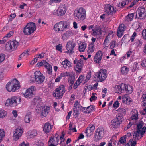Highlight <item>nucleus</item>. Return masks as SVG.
I'll use <instances>...</instances> for the list:
<instances>
[{
    "label": "nucleus",
    "mask_w": 146,
    "mask_h": 146,
    "mask_svg": "<svg viewBox=\"0 0 146 146\" xmlns=\"http://www.w3.org/2000/svg\"><path fill=\"white\" fill-rule=\"evenodd\" d=\"M37 131L35 130L32 131L29 133V137L30 138H33L35 136L37 135Z\"/></svg>",
    "instance_id": "obj_30"
},
{
    "label": "nucleus",
    "mask_w": 146,
    "mask_h": 146,
    "mask_svg": "<svg viewBox=\"0 0 146 146\" xmlns=\"http://www.w3.org/2000/svg\"><path fill=\"white\" fill-rule=\"evenodd\" d=\"M86 48V45L82 43L79 46V50L80 52H83Z\"/></svg>",
    "instance_id": "obj_35"
},
{
    "label": "nucleus",
    "mask_w": 146,
    "mask_h": 146,
    "mask_svg": "<svg viewBox=\"0 0 146 146\" xmlns=\"http://www.w3.org/2000/svg\"><path fill=\"white\" fill-rule=\"evenodd\" d=\"M13 46V44L12 42L11 43V41L8 42L5 46V48L7 51H9L12 49V46Z\"/></svg>",
    "instance_id": "obj_29"
},
{
    "label": "nucleus",
    "mask_w": 146,
    "mask_h": 146,
    "mask_svg": "<svg viewBox=\"0 0 146 146\" xmlns=\"http://www.w3.org/2000/svg\"><path fill=\"white\" fill-rule=\"evenodd\" d=\"M66 11L64 7L61 8L59 9L58 11V16H62L63 15L66 13Z\"/></svg>",
    "instance_id": "obj_31"
},
{
    "label": "nucleus",
    "mask_w": 146,
    "mask_h": 146,
    "mask_svg": "<svg viewBox=\"0 0 146 146\" xmlns=\"http://www.w3.org/2000/svg\"><path fill=\"white\" fill-rule=\"evenodd\" d=\"M53 126L50 123L47 122L45 123L43 127V130L44 132L46 133H48L51 130Z\"/></svg>",
    "instance_id": "obj_18"
},
{
    "label": "nucleus",
    "mask_w": 146,
    "mask_h": 146,
    "mask_svg": "<svg viewBox=\"0 0 146 146\" xmlns=\"http://www.w3.org/2000/svg\"><path fill=\"white\" fill-rule=\"evenodd\" d=\"M74 81V79H72V78L71 79L69 78L68 80V82H69V85L72 86Z\"/></svg>",
    "instance_id": "obj_57"
},
{
    "label": "nucleus",
    "mask_w": 146,
    "mask_h": 146,
    "mask_svg": "<svg viewBox=\"0 0 146 146\" xmlns=\"http://www.w3.org/2000/svg\"><path fill=\"white\" fill-rule=\"evenodd\" d=\"M80 82H77V80L74 85V88L75 89H76L77 88L78 86L80 84Z\"/></svg>",
    "instance_id": "obj_59"
},
{
    "label": "nucleus",
    "mask_w": 146,
    "mask_h": 146,
    "mask_svg": "<svg viewBox=\"0 0 146 146\" xmlns=\"http://www.w3.org/2000/svg\"><path fill=\"white\" fill-rule=\"evenodd\" d=\"M12 42L13 44V46L12 45V49L15 50L17 46V45H18L19 43L16 40H14L13 41H11V43Z\"/></svg>",
    "instance_id": "obj_36"
},
{
    "label": "nucleus",
    "mask_w": 146,
    "mask_h": 146,
    "mask_svg": "<svg viewBox=\"0 0 146 146\" xmlns=\"http://www.w3.org/2000/svg\"><path fill=\"white\" fill-rule=\"evenodd\" d=\"M107 72L106 70L101 69L95 74L94 79L99 82H102L107 77Z\"/></svg>",
    "instance_id": "obj_5"
},
{
    "label": "nucleus",
    "mask_w": 146,
    "mask_h": 146,
    "mask_svg": "<svg viewBox=\"0 0 146 146\" xmlns=\"http://www.w3.org/2000/svg\"><path fill=\"white\" fill-rule=\"evenodd\" d=\"M121 73L123 74H127L128 71V68L126 66L122 67L121 69Z\"/></svg>",
    "instance_id": "obj_34"
},
{
    "label": "nucleus",
    "mask_w": 146,
    "mask_h": 146,
    "mask_svg": "<svg viewBox=\"0 0 146 146\" xmlns=\"http://www.w3.org/2000/svg\"><path fill=\"white\" fill-rule=\"evenodd\" d=\"M94 109V106L93 105H90L87 107L88 113H90L93 111Z\"/></svg>",
    "instance_id": "obj_39"
},
{
    "label": "nucleus",
    "mask_w": 146,
    "mask_h": 146,
    "mask_svg": "<svg viewBox=\"0 0 146 146\" xmlns=\"http://www.w3.org/2000/svg\"><path fill=\"white\" fill-rule=\"evenodd\" d=\"M35 80L37 84H40L44 81L45 77L39 71H36L34 72Z\"/></svg>",
    "instance_id": "obj_9"
},
{
    "label": "nucleus",
    "mask_w": 146,
    "mask_h": 146,
    "mask_svg": "<svg viewBox=\"0 0 146 146\" xmlns=\"http://www.w3.org/2000/svg\"><path fill=\"white\" fill-rule=\"evenodd\" d=\"M138 63H137V62H135L134 65L133 66V68L132 69L133 71H135L136 70L138 69Z\"/></svg>",
    "instance_id": "obj_46"
},
{
    "label": "nucleus",
    "mask_w": 146,
    "mask_h": 146,
    "mask_svg": "<svg viewBox=\"0 0 146 146\" xmlns=\"http://www.w3.org/2000/svg\"><path fill=\"white\" fill-rule=\"evenodd\" d=\"M80 109L83 112H84L86 113H88V112H87V111H88L87 107L86 108L81 106Z\"/></svg>",
    "instance_id": "obj_50"
},
{
    "label": "nucleus",
    "mask_w": 146,
    "mask_h": 146,
    "mask_svg": "<svg viewBox=\"0 0 146 146\" xmlns=\"http://www.w3.org/2000/svg\"><path fill=\"white\" fill-rule=\"evenodd\" d=\"M76 45V44L72 41L68 42L66 44V49L67 51L65 52V53L71 54L74 52V49Z\"/></svg>",
    "instance_id": "obj_10"
},
{
    "label": "nucleus",
    "mask_w": 146,
    "mask_h": 146,
    "mask_svg": "<svg viewBox=\"0 0 146 146\" xmlns=\"http://www.w3.org/2000/svg\"><path fill=\"white\" fill-rule=\"evenodd\" d=\"M70 31H67L66 33L63 34L62 36V38L64 40L67 38L69 36V33Z\"/></svg>",
    "instance_id": "obj_48"
},
{
    "label": "nucleus",
    "mask_w": 146,
    "mask_h": 146,
    "mask_svg": "<svg viewBox=\"0 0 146 146\" xmlns=\"http://www.w3.org/2000/svg\"><path fill=\"white\" fill-rule=\"evenodd\" d=\"M61 64L65 68H66L67 66L68 67L71 66V63L68 60H66L62 62Z\"/></svg>",
    "instance_id": "obj_24"
},
{
    "label": "nucleus",
    "mask_w": 146,
    "mask_h": 146,
    "mask_svg": "<svg viewBox=\"0 0 146 146\" xmlns=\"http://www.w3.org/2000/svg\"><path fill=\"white\" fill-rule=\"evenodd\" d=\"M60 77H64L65 76H68V73L67 72H64L60 74Z\"/></svg>",
    "instance_id": "obj_61"
},
{
    "label": "nucleus",
    "mask_w": 146,
    "mask_h": 146,
    "mask_svg": "<svg viewBox=\"0 0 146 146\" xmlns=\"http://www.w3.org/2000/svg\"><path fill=\"white\" fill-rule=\"evenodd\" d=\"M94 49V47L93 45H90L89 46H88V52L89 53L93 52Z\"/></svg>",
    "instance_id": "obj_37"
},
{
    "label": "nucleus",
    "mask_w": 146,
    "mask_h": 146,
    "mask_svg": "<svg viewBox=\"0 0 146 146\" xmlns=\"http://www.w3.org/2000/svg\"><path fill=\"white\" fill-rule=\"evenodd\" d=\"M82 62L83 61L81 59L78 60L76 66L75 67V70L77 72L79 73L81 72L82 68Z\"/></svg>",
    "instance_id": "obj_20"
},
{
    "label": "nucleus",
    "mask_w": 146,
    "mask_h": 146,
    "mask_svg": "<svg viewBox=\"0 0 146 146\" xmlns=\"http://www.w3.org/2000/svg\"><path fill=\"white\" fill-rule=\"evenodd\" d=\"M19 146H29V144L28 143H25L23 141L19 145Z\"/></svg>",
    "instance_id": "obj_56"
},
{
    "label": "nucleus",
    "mask_w": 146,
    "mask_h": 146,
    "mask_svg": "<svg viewBox=\"0 0 146 146\" xmlns=\"http://www.w3.org/2000/svg\"><path fill=\"white\" fill-rule=\"evenodd\" d=\"M29 49H27V50H25L24 52L22 53V54L23 55V56H24L26 55H29V54L28 53L29 52Z\"/></svg>",
    "instance_id": "obj_62"
},
{
    "label": "nucleus",
    "mask_w": 146,
    "mask_h": 146,
    "mask_svg": "<svg viewBox=\"0 0 146 146\" xmlns=\"http://www.w3.org/2000/svg\"><path fill=\"white\" fill-rule=\"evenodd\" d=\"M14 31H10L6 35L5 37L6 38L10 37L14 33Z\"/></svg>",
    "instance_id": "obj_51"
},
{
    "label": "nucleus",
    "mask_w": 146,
    "mask_h": 146,
    "mask_svg": "<svg viewBox=\"0 0 146 146\" xmlns=\"http://www.w3.org/2000/svg\"><path fill=\"white\" fill-rule=\"evenodd\" d=\"M58 31H63L65 29L67 28V22L65 21H62L60 22L57 24H55L54 26V28H57Z\"/></svg>",
    "instance_id": "obj_12"
},
{
    "label": "nucleus",
    "mask_w": 146,
    "mask_h": 146,
    "mask_svg": "<svg viewBox=\"0 0 146 146\" xmlns=\"http://www.w3.org/2000/svg\"><path fill=\"white\" fill-rule=\"evenodd\" d=\"M73 111L75 112L74 116H75L76 117L77 115L79 114V111L78 109H77V108H74Z\"/></svg>",
    "instance_id": "obj_52"
},
{
    "label": "nucleus",
    "mask_w": 146,
    "mask_h": 146,
    "mask_svg": "<svg viewBox=\"0 0 146 146\" xmlns=\"http://www.w3.org/2000/svg\"><path fill=\"white\" fill-rule=\"evenodd\" d=\"M121 86V89H122V90L123 91V92L124 93L125 92V91L127 86V85L125 84L122 83L120 85Z\"/></svg>",
    "instance_id": "obj_47"
},
{
    "label": "nucleus",
    "mask_w": 146,
    "mask_h": 146,
    "mask_svg": "<svg viewBox=\"0 0 146 146\" xmlns=\"http://www.w3.org/2000/svg\"><path fill=\"white\" fill-rule=\"evenodd\" d=\"M56 49L58 51H60L62 48V46L61 44H59L56 46Z\"/></svg>",
    "instance_id": "obj_53"
},
{
    "label": "nucleus",
    "mask_w": 146,
    "mask_h": 146,
    "mask_svg": "<svg viewBox=\"0 0 146 146\" xmlns=\"http://www.w3.org/2000/svg\"><path fill=\"white\" fill-rule=\"evenodd\" d=\"M41 108V114L42 116L44 117H46L49 112L50 108L47 106L42 107Z\"/></svg>",
    "instance_id": "obj_21"
},
{
    "label": "nucleus",
    "mask_w": 146,
    "mask_h": 146,
    "mask_svg": "<svg viewBox=\"0 0 146 146\" xmlns=\"http://www.w3.org/2000/svg\"><path fill=\"white\" fill-rule=\"evenodd\" d=\"M31 113L29 112H28L25 117V121L26 123H29L31 120Z\"/></svg>",
    "instance_id": "obj_26"
},
{
    "label": "nucleus",
    "mask_w": 146,
    "mask_h": 146,
    "mask_svg": "<svg viewBox=\"0 0 146 146\" xmlns=\"http://www.w3.org/2000/svg\"><path fill=\"white\" fill-rule=\"evenodd\" d=\"M5 134V133L3 129H0V143L1 142L3 137L4 136Z\"/></svg>",
    "instance_id": "obj_43"
},
{
    "label": "nucleus",
    "mask_w": 146,
    "mask_h": 146,
    "mask_svg": "<svg viewBox=\"0 0 146 146\" xmlns=\"http://www.w3.org/2000/svg\"><path fill=\"white\" fill-rule=\"evenodd\" d=\"M121 144H123L126 142V137L123 136L121 137L119 141Z\"/></svg>",
    "instance_id": "obj_45"
},
{
    "label": "nucleus",
    "mask_w": 146,
    "mask_h": 146,
    "mask_svg": "<svg viewBox=\"0 0 146 146\" xmlns=\"http://www.w3.org/2000/svg\"><path fill=\"white\" fill-rule=\"evenodd\" d=\"M44 67L47 69V72L49 74H50L52 73V67L51 65L48 63L44 65Z\"/></svg>",
    "instance_id": "obj_27"
},
{
    "label": "nucleus",
    "mask_w": 146,
    "mask_h": 146,
    "mask_svg": "<svg viewBox=\"0 0 146 146\" xmlns=\"http://www.w3.org/2000/svg\"><path fill=\"white\" fill-rule=\"evenodd\" d=\"M126 89L125 92H126L127 94L131 93L133 92L131 86L129 85H127Z\"/></svg>",
    "instance_id": "obj_33"
},
{
    "label": "nucleus",
    "mask_w": 146,
    "mask_h": 146,
    "mask_svg": "<svg viewBox=\"0 0 146 146\" xmlns=\"http://www.w3.org/2000/svg\"><path fill=\"white\" fill-rule=\"evenodd\" d=\"M115 88H117V92L119 93H121L123 92L122 89H121V85L117 86H115Z\"/></svg>",
    "instance_id": "obj_41"
},
{
    "label": "nucleus",
    "mask_w": 146,
    "mask_h": 146,
    "mask_svg": "<svg viewBox=\"0 0 146 146\" xmlns=\"http://www.w3.org/2000/svg\"><path fill=\"white\" fill-rule=\"evenodd\" d=\"M24 96L27 98H30L34 96V93L32 92L31 90L30 89H27L25 92L23 94Z\"/></svg>",
    "instance_id": "obj_22"
},
{
    "label": "nucleus",
    "mask_w": 146,
    "mask_h": 146,
    "mask_svg": "<svg viewBox=\"0 0 146 146\" xmlns=\"http://www.w3.org/2000/svg\"><path fill=\"white\" fill-rule=\"evenodd\" d=\"M131 118L132 120H137L138 119V112L137 110L135 109L133 110Z\"/></svg>",
    "instance_id": "obj_23"
},
{
    "label": "nucleus",
    "mask_w": 146,
    "mask_h": 146,
    "mask_svg": "<svg viewBox=\"0 0 146 146\" xmlns=\"http://www.w3.org/2000/svg\"><path fill=\"white\" fill-rule=\"evenodd\" d=\"M36 30V25L32 22L28 23L25 26L23 29L24 34L26 35H29L34 33Z\"/></svg>",
    "instance_id": "obj_4"
},
{
    "label": "nucleus",
    "mask_w": 146,
    "mask_h": 146,
    "mask_svg": "<svg viewBox=\"0 0 146 146\" xmlns=\"http://www.w3.org/2000/svg\"><path fill=\"white\" fill-rule=\"evenodd\" d=\"M118 111L119 112L120 115H118L120 116H122L123 117V116L126 113L125 110L123 108H119L118 109Z\"/></svg>",
    "instance_id": "obj_32"
},
{
    "label": "nucleus",
    "mask_w": 146,
    "mask_h": 146,
    "mask_svg": "<svg viewBox=\"0 0 146 146\" xmlns=\"http://www.w3.org/2000/svg\"><path fill=\"white\" fill-rule=\"evenodd\" d=\"M21 100L20 98L14 96L12 97L11 99H7V102H10V104L12 105L11 106H15L20 103Z\"/></svg>",
    "instance_id": "obj_14"
},
{
    "label": "nucleus",
    "mask_w": 146,
    "mask_h": 146,
    "mask_svg": "<svg viewBox=\"0 0 146 146\" xmlns=\"http://www.w3.org/2000/svg\"><path fill=\"white\" fill-rule=\"evenodd\" d=\"M129 143H130L131 146H135L137 144L136 141H133L132 139H130L129 140Z\"/></svg>",
    "instance_id": "obj_49"
},
{
    "label": "nucleus",
    "mask_w": 146,
    "mask_h": 146,
    "mask_svg": "<svg viewBox=\"0 0 146 146\" xmlns=\"http://www.w3.org/2000/svg\"><path fill=\"white\" fill-rule=\"evenodd\" d=\"M142 36L144 39L146 40V29L142 31Z\"/></svg>",
    "instance_id": "obj_54"
},
{
    "label": "nucleus",
    "mask_w": 146,
    "mask_h": 146,
    "mask_svg": "<svg viewBox=\"0 0 146 146\" xmlns=\"http://www.w3.org/2000/svg\"><path fill=\"white\" fill-rule=\"evenodd\" d=\"M103 55V54L101 51H98L96 53L94 56V62L98 64L100 63L102 58Z\"/></svg>",
    "instance_id": "obj_16"
},
{
    "label": "nucleus",
    "mask_w": 146,
    "mask_h": 146,
    "mask_svg": "<svg viewBox=\"0 0 146 146\" xmlns=\"http://www.w3.org/2000/svg\"><path fill=\"white\" fill-rule=\"evenodd\" d=\"M106 13L109 15H111L116 12V10H115L114 7L110 5L106 6L104 8Z\"/></svg>",
    "instance_id": "obj_15"
},
{
    "label": "nucleus",
    "mask_w": 146,
    "mask_h": 146,
    "mask_svg": "<svg viewBox=\"0 0 146 146\" xmlns=\"http://www.w3.org/2000/svg\"><path fill=\"white\" fill-rule=\"evenodd\" d=\"M18 81L16 79H14L11 82H8L6 85V89L9 92H12L19 89L20 86L18 84Z\"/></svg>",
    "instance_id": "obj_3"
},
{
    "label": "nucleus",
    "mask_w": 146,
    "mask_h": 146,
    "mask_svg": "<svg viewBox=\"0 0 146 146\" xmlns=\"http://www.w3.org/2000/svg\"><path fill=\"white\" fill-rule=\"evenodd\" d=\"M124 25L123 24H121L118 27L117 32V35L119 38L121 37L123 35V33L124 30Z\"/></svg>",
    "instance_id": "obj_19"
},
{
    "label": "nucleus",
    "mask_w": 146,
    "mask_h": 146,
    "mask_svg": "<svg viewBox=\"0 0 146 146\" xmlns=\"http://www.w3.org/2000/svg\"><path fill=\"white\" fill-rule=\"evenodd\" d=\"M95 127L92 124H90L88 125V127L87 128L86 131V135L90 136L92 134V132L95 129Z\"/></svg>",
    "instance_id": "obj_17"
},
{
    "label": "nucleus",
    "mask_w": 146,
    "mask_h": 146,
    "mask_svg": "<svg viewBox=\"0 0 146 146\" xmlns=\"http://www.w3.org/2000/svg\"><path fill=\"white\" fill-rule=\"evenodd\" d=\"M141 65L143 67H146V59L143 60L141 64Z\"/></svg>",
    "instance_id": "obj_64"
},
{
    "label": "nucleus",
    "mask_w": 146,
    "mask_h": 146,
    "mask_svg": "<svg viewBox=\"0 0 146 146\" xmlns=\"http://www.w3.org/2000/svg\"><path fill=\"white\" fill-rule=\"evenodd\" d=\"M36 145H37V146H44V143L41 141H39L37 142Z\"/></svg>",
    "instance_id": "obj_63"
},
{
    "label": "nucleus",
    "mask_w": 146,
    "mask_h": 146,
    "mask_svg": "<svg viewBox=\"0 0 146 146\" xmlns=\"http://www.w3.org/2000/svg\"><path fill=\"white\" fill-rule=\"evenodd\" d=\"M99 30L98 27L92 30V34L94 36H96L98 35H100L102 33L100 30Z\"/></svg>",
    "instance_id": "obj_25"
},
{
    "label": "nucleus",
    "mask_w": 146,
    "mask_h": 146,
    "mask_svg": "<svg viewBox=\"0 0 146 146\" xmlns=\"http://www.w3.org/2000/svg\"><path fill=\"white\" fill-rule=\"evenodd\" d=\"M47 63V62H46L45 61L43 60V61L37 63V64L36 65V66H38L40 67L42 65H44H44L46 64Z\"/></svg>",
    "instance_id": "obj_42"
},
{
    "label": "nucleus",
    "mask_w": 146,
    "mask_h": 146,
    "mask_svg": "<svg viewBox=\"0 0 146 146\" xmlns=\"http://www.w3.org/2000/svg\"><path fill=\"white\" fill-rule=\"evenodd\" d=\"M16 14L15 13L11 14L10 15V18H9V21H11L12 19L16 17Z\"/></svg>",
    "instance_id": "obj_58"
},
{
    "label": "nucleus",
    "mask_w": 146,
    "mask_h": 146,
    "mask_svg": "<svg viewBox=\"0 0 146 146\" xmlns=\"http://www.w3.org/2000/svg\"><path fill=\"white\" fill-rule=\"evenodd\" d=\"M136 14V17L140 19H144L146 17V12L145 8L143 7H139L138 8Z\"/></svg>",
    "instance_id": "obj_7"
},
{
    "label": "nucleus",
    "mask_w": 146,
    "mask_h": 146,
    "mask_svg": "<svg viewBox=\"0 0 146 146\" xmlns=\"http://www.w3.org/2000/svg\"><path fill=\"white\" fill-rule=\"evenodd\" d=\"M54 93H53V96L57 98V99L61 98L65 92L64 86L63 85H60L56 88L55 90Z\"/></svg>",
    "instance_id": "obj_6"
},
{
    "label": "nucleus",
    "mask_w": 146,
    "mask_h": 146,
    "mask_svg": "<svg viewBox=\"0 0 146 146\" xmlns=\"http://www.w3.org/2000/svg\"><path fill=\"white\" fill-rule=\"evenodd\" d=\"M74 16L75 19L78 21H83L86 17V11L82 7L77 8L74 11Z\"/></svg>",
    "instance_id": "obj_2"
},
{
    "label": "nucleus",
    "mask_w": 146,
    "mask_h": 146,
    "mask_svg": "<svg viewBox=\"0 0 146 146\" xmlns=\"http://www.w3.org/2000/svg\"><path fill=\"white\" fill-rule=\"evenodd\" d=\"M136 32H134L133 34L132 35V36L131 37V40L132 42H133L134 40V39L136 36Z\"/></svg>",
    "instance_id": "obj_55"
},
{
    "label": "nucleus",
    "mask_w": 146,
    "mask_h": 146,
    "mask_svg": "<svg viewBox=\"0 0 146 146\" xmlns=\"http://www.w3.org/2000/svg\"><path fill=\"white\" fill-rule=\"evenodd\" d=\"M23 129L21 127H19L14 131L13 136V139L15 141H17L19 139L22 135L23 132Z\"/></svg>",
    "instance_id": "obj_13"
},
{
    "label": "nucleus",
    "mask_w": 146,
    "mask_h": 146,
    "mask_svg": "<svg viewBox=\"0 0 146 146\" xmlns=\"http://www.w3.org/2000/svg\"><path fill=\"white\" fill-rule=\"evenodd\" d=\"M141 99H143V102L142 106H146V94H144L143 95Z\"/></svg>",
    "instance_id": "obj_40"
},
{
    "label": "nucleus",
    "mask_w": 146,
    "mask_h": 146,
    "mask_svg": "<svg viewBox=\"0 0 146 146\" xmlns=\"http://www.w3.org/2000/svg\"><path fill=\"white\" fill-rule=\"evenodd\" d=\"M144 123L142 121L139 122L137 127V131L134 132L133 136L135 140H139L142 137L143 135L146 132V127L144 126L142 127L144 125Z\"/></svg>",
    "instance_id": "obj_1"
},
{
    "label": "nucleus",
    "mask_w": 146,
    "mask_h": 146,
    "mask_svg": "<svg viewBox=\"0 0 146 146\" xmlns=\"http://www.w3.org/2000/svg\"><path fill=\"white\" fill-rule=\"evenodd\" d=\"M7 115V113L4 110L0 111V117L3 118Z\"/></svg>",
    "instance_id": "obj_38"
},
{
    "label": "nucleus",
    "mask_w": 146,
    "mask_h": 146,
    "mask_svg": "<svg viewBox=\"0 0 146 146\" xmlns=\"http://www.w3.org/2000/svg\"><path fill=\"white\" fill-rule=\"evenodd\" d=\"M123 120V117L122 116L117 115L116 118L113 119L111 122L112 127L114 128H116L119 126Z\"/></svg>",
    "instance_id": "obj_11"
},
{
    "label": "nucleus",
    "mask_w": 146,
    "mask_h": 146,
    "mask_svg": "<svg viewBox=\"0 0 146 146\" xmlns=\"http://www.w3.org/2000/svg\"><path fill=\"white\" fill-rule=\"evenodd\" d=\"M5 55L4 54H0V63L3 62L5 60Z\"/></svg>",
    "instance_id": "obj_44"
},
{
    "label": "nucleus",
    "mask_w": 146,
    "mask_h": 146,
    "mask_svg": "<svg viewBox=\"0 0 146 146\" xmlns=\"http://www.w3.org/2000/svg\"><path fill=\"white\" fill-rule=\"evenodd\" d=\"M135 44L137 46H139L141 45L142 42L140 40H138L135 43Z\"/></svg>",
    "instance_id": "obj_60"
},
{
    "label": "nucleus",
    "mask_w": 146,
    "mask_h": 146,
    "mask_svg": "<svg viewBox=\"0 0 146 146\" xmlns=\"http://www.w3.org/2000/svg\"><path fill=\"white\" fill-rule=\"evenodd\" d=\"M94 140L96 141H98L102 138L104 135V129L101 127H99L95 132Z\"/></svg>",
    "instance_id": "obj_8"
},
{
    "label": "nucleus",
    "mask_w": 146,
    "mask_h": 146,
    "mask_svg": "<svg viewBox=\"0 0 146 146\" xmlns=\"http://www.w3.org/2000/svg\"><path fill=\"white\" fill-rule=\"evenodd\" d=\"M123 100V102L127 105H129L130 102L132 101L131 99L128 96H124L122 97Z\"/></svg>",
    "instance_id": "obj_28"
}]
</instances>
